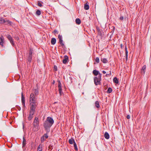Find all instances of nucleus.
<instances>
[{"label": "nucleus", "mask_w": 151, "mask_h": 151, "mask_svg": "<svg viewBox=\"0 0 151 151\" xmlns=\"http://www.w3.org/2000/svg\"><path fill=\"white\" fill-rule=\"evenodd\" d=\"M38 104L37 101L30 102V108L29 111L35 112Z\"/></svg>", "instance_id": "nucleus-1"}, {"label": "nucleus", "mask_w": 151, "mask_h": 151, "mask_svg": "<svg viewBox=\"0 0 151 151\" xmlns=\"http://www.w3.org/2000/svg\"><path fill=\"white\" fill-rule=\"evenodd\" d=\"M52 125L50 124L46 121H45L43 124V126L47 133H48L50 131V128Z\"/></svg>", "instance_id": "nucleus-2"}, {"label": "nucleus", "mask_w": 151, "mask_h": 151, "mask_svg": "<svg viewBox=\"0 0 151 151\" xmlns=\"http://www.w3.org/2000/svg\"><path fill=\"white\" fill-rule=\"evenodd\" d=\"M101 74H99L98 76L95 77L94 78V83L95 85H97L101 84Z\"/></svg>", "instance_id": "nucleus-3"}, {"label": "nucleus", "mask_w": 151, "mask_h": 151, "mask_svg": "<svg viewBox=\"0 0 151 151\" xmlns=\"http://www.w3.org/2000/svg\"><path fill=\"white\" fill-rule=\"evenodd\" d=\"M39 122L38 118L35 117L33 122V126L35 128H38L39 126Z\"/></svg>", "instance_id": "nucleus-4"}, {"label": "nucleus", "mask_w": 151, "mask_h": 151, "mask_svg": "<svg viewBox=\"0 0 151 151\" xmlns=\"http://www.w3.org/2000/svg\"><path fill=\"white\" fill-rule=\"evenodd\" d=\"M57 82L58 83V90L59 92L60 95L61 96L63 94L62 88V85L60 80H58Z\"/></svg>", "instance_id": "nucleus-5"}, {"label": "nucleus", "mask_w": 151, "mask_h": 151, "mask_svg": "<svg viewBox=\"0 0 151 151\" xmlns=\"http://www.w3.org/2000/svg\"><path fill=\"white\" fill-rule=\"evenodd\" d=\"M21 101L23 105V110H24V109L26 107L25 105V97L23 94V92H22L21 94Z\"/></svg>", "instance_id": "nucleus-6"}, {"label": "nucleus", "mask_w": 151, "mask_h": 151, "mask_svg": "<svg viewBox=\"0 0 151 151\" xmlns=\"http://www.w3.org/2000/svg\"><path fill=\"white\" fill-rule=\"evenodd\" d=\"M29 102L37 101V99L35 98V96L34 93H31L30 96Z\"/></svg>", "instance_id": "nucleus-7"}, {"label": "nucleus", "mask_w": 151, "mask_h": 151, "mask_svg": "<svg viewBox=\"0 0 151 151\" xmlns=\"http://www.w3.org/2000/svg\"><path fill=\"white\" fill-rule=\"evenodd\" d=\"M7 37L9 40L10 41L12 45L14 47H15L16 45L14 43L13 38L10 35H9Z\"/></svg>", "instance_id": "nucleus-8"}, {"label": "nucleus", "mask_w": 151, "mask_h": 151, "mask_svg": "<svg viewBox=\"0 0 151 151\" xmlns=\"http://www.w3.org/2000/svg\"><path fill=\"white\" fill-rule=\"evenodd\" d=\"M46 121L48 122L50 124L52 125L53 124L54 122V121L53 119L50 117H48Z\"/></svg>", "instance_id": "nucleus-9"}, {"label": "nucleus", "mask_w": 151, "mask_h": 151, "mask_svg": "<svg viewBox=\"0 0 151 151\" xmlns=\"http://www.w3.org/2000/svg\"><path fill=\"white\" fill-rule=\"evenodd\" d=\"M4 38L3 36H2L0 37V45L2 47H4Z\"/></svg>", "instance_id": "nucleus-10"}, {"label": "nucleus", "mask_w": 151, "mask_h": 151, "mask_svg": "<svg viewBox=\"0 0 151 151\" xmlns=\"http://www.w3.org/2000/svg\"><path fill=\"white\" fill-rule=\"evenodd\" d=\"M35 112L29 111V114L28 116V120L30 121L33 117V115L34 114Z\"/></svg>", "instance_id": "nucleus-11"}, {"label": "nucleus", "mask_w": 151, "mask_h": 151, "mask_svg": "<svg viewBox=\"0 0 151 151\" xmlns=\"http://www.w3.org/2000/svg\"><path fill=\"white\" fill-rule=\"evenodd\" d=\"M68 60V57L66 55L64 56V59L63 60V63L66 64L67 63Z\"/></svg>", "instance_id": "nucleus-12"}, {"label": "nucleus", "mask_w": 151, "mask_h": 151, "mask_svg": "<svg viewBox=\"0 0 151 151\" xmlns=\"http://www.w3.org/2000/svg\"><path fill=\"white\" fill-rule=\"evenodd\" d=\"M4 23H5V24L9 25V26H12V23L11 21H10L9 20H4Z\"/></svg>", "instance_id": "nucleus-13"}, {"label": "nucleus", "mask_w": 151, "mask_h": 151, "mask_svg": "<svg viewBox=\"0 0 151 151\" xmlns=\"http://www.w3.org/2000/svg\"><path fill=\"white\" fill-rule=\"evenodd\" d=\"M146 66L144 65L142 68L141 70V73L142 74H145L146 70Z\"/></svg>", "instance_id": "nucleus-14"}, {"label": "nucleus", "mask_w": 151, "mask_h": 151, "mask_svg": "<svg viewBox=\"0 0 151 151\" xmlns=\"http://www.w3.org/2000/svg\"><path fill=\"white\" fill-rule=\"evenodd\" d=\"M93 75L94 76H96L99 75V74H101L99 72V71L96 70H94L93 71Z\"/></svg>", "instance_id": "nucleus-15"}, {"label": "nucleus", "mask_w": 151, "mask_h": 151, "mask_svg": "<svg viewBox=\"0 0 151 151\" xmlns=\"http://www.w3.org/2000/svg\"><path fill=\"white\" fill-rule=\"evenodd\" d=\"M32 59V55H29L27 57V60L30 63L31 62Z\"/></svg>", "instance_id": "nucleus-16"}, {"label": "nucleus", "mask_w": 151, "mask_h": 151, "mask_svg": "<svg viewBox=\"0 0 151 151\" xmlns=\"http://www.w3.org/2000/svg\"><path fill=\"white\" fill-rule=\"evenodd\" d=\"M26 144V140L25 139L24 137H23V142H22V148L25 146Z\"/></svg>", "instance_id": "nucleus-17"}, {"label": "nucleus", "mask_w": 151, "mask_h": 151, "mask_svg": "<svg viewBox=\"0 0 151 151\" xmlns=\"http://www.w3.org/2000/svg\"><path fill=\"white\" fill-rule=\"evenodd\" d=\"M34 50L33 49L31 48H29L28 51V54L29 55H32L33 54H34Z\"/></svg>", "instance_id": "nucleus-18"}, {"label": "nucleus", "mask_w": 151, "mask_h": 151, "mask_svg": "<svg viewBox=\"0 0 151 151\" xmlns=\"http://www.w3.org/2000/svg\"><path fill=\"white\" fill-rule=\"evenodd\" d=\"M59 42L60 45L62 46V48H64L65 47V46L64 45V44L63 43V40H59Z\"/></svg>", "instance_id": "nucleus-19"}, {"label": "nucleus", "mask_w": 151, "mask_h": 151, "mask_svg": "<svg viewBox=\"0 0 151 151\" xmlns=\"http://www.w3.org/2000/svg\"><path fill=\"white\" fill-rule=\"evenodd\" d=\"M104 136L105 138L106 139H108L109 138V135L107 132H105L104 134Z\"/></svg>", "instance_id": "nucleus-20"}, {"label": "nucleus", "mask_w": 151, "mask_h": 151, "mask_svg": "<svg viewBox=\"0 0 151 151\" xmlns=\"http://www.w3.org/2000/svg\"><path fill=\"white\" fill-rule=\"evenodd\" d=\"M75 22L76 24L78 25H79L81 23V20L80 19L78 18L76 19Z\"/></svg>", "instance_id": "nucleus-21"}, {"label": "nucleus", "mask_w": 151, "mask_h": 151, "mask_svg": "<svg viewBox=\"0 0 151 151\" xmlns=\"http://www.w3.org/2000/svg\"><path fill=\"white\" fill-rule=\"evenodd\" d=\"M56 42V40L55 38H52L51 39V43L52 45H54L55 44Z\"/></svg>", "instance_id": "nucleus-22"}, {"label": "nucleus", "mask_w": 151, "mask_h": 151, "mask_svg": "<svg viewBox=\"0 0 151 151\" xmlns=\"http://www.w3.org/2000/svg\"><path fill=\"white\" fill-rule=\"evenodd\" d=\"M113 81L116 84H118L119 83V80L116 77L114 78Z\"/></svg>", "instance_id": "nucleus-23"}, {"label": "nucleus", "mask_w": 151, "mask_h": 151, "mask_svg": "<svg viewBox=\"0 0 151 151\" xmlns=\"http://www.w3.org/2000/svg\"><path fill=\"white\" fill-rule=\"evenodd\" d=\"M96 29L98 33V35L100 36H102V33L100 28L97 27H96Z\"/></svg>", "instance_id": "nucleus-24"}, {"label": "nucleus", "mask_w": 151, "mask_h": 151, "mask_svg": "<svg viewBox=\"0 0 151 151\" xmlns=\"http://www.w3.org/2000/svg\"><path fill=\"white\" fill-rule=\"evenodd\" d=\"M69 143L70 144H72L74 142H75L74 139L73 138H71L69 139L68 141Z\"/></svg>", "instance_id": "nucleus-25"}, {"label": "nucleus", "mask_w": 151, "mask_h": 151, "mask_svg": "<svg viewBox=\"0 0 151 151\" xmlns=\"http://www.w3.org/2000/svg\"><path fill=\"white\" fill-rule=\"evenodd\" d=\"M84 9L86 10H87L89 9V6L87 4V3L86 4H85L84 6Z\"/></svg>", "instance_id": "nucleus-26"}, {"label": "nucleus", "mask_w": 151, "mask_h": 151, "mask_svg": "<svg viewBox=\"0 0 151 151\" xmlns=\"http://www.w3.org/2000/svg\"><path fill=\"white\" fill-rule=\"evenodd\" d=\"M95 106L97 108H99L100 107L99 102L98 101H96L95 103Z\"/></svg>", "instance_id": "nucleus-27"}, {"label": "nucleus", "mask_w": 151, "mask_h": 151, "mask_svg": "<svg viewBox=\"0 0 151 151\" xmlns=\"http://www.w3.org/2000/svg\"><path fill=\"white\" fill-rule=\"evenodd\" d=\"M101 61L104 63H106L108 62L107 60L105 58H101Z\"/></svg>", "instance_id": "nucleus-28"}, {"label": "nucleus", "mask_w": 151, "mask_h": 151, "mask_svg": "<svg viewBox=\"0 0 151 151\" xmlns=\"http://www.w3.org/2000/svg\"><path fill=\"white\" fill-rule=\"evenodd\" d=\"M42 146L39 145L37 148V151H42Z\"/></svg>", "instance_id": "nucleus-29"}, {"label": "nucleus", "mask_w": 151, "mask_h": 151, "mask_svg": "<svg viewBox=\"0 0 151 151\" xmlns=\"http://www.w3.org/2000/svg\"><path fill=\"white\" fill-rule=\"evenodd\" d=\"M41 14V11L39 10H37L36 12V14L37 15L39 16Z\"/></svg>", "instance_id": "nucleus-30"}, {"label": "nucleus", "mask_w": 151, "mask_h": 151, "mask_svg": "<svg viewBox=\"0 0 151 151\" xmlns=\"http://www.w3.org/2000/svg\"><path fill=\"white\" fill-rule=\"evenodd\" d=\"M112 89L111 88L109 87L107 91V92L108 93H110L112 92Z\"/></svg>", "instance_id": "nucleus-31"}, {"label": "nucleus", "mask_w": 151, "mask_h": 151, "mask_svg": "<svg viewBox=\"0 0 151 151\" xmlns=\"http://www.w3.org/2000/svg\"><path fill=\"white\" fill-rule=\"evenodd\" d=\"M74 149L76 151H78V149L77 147V145L75 142H74Z\"/></svg>", "instance_id": "nucleus-32"}, {"label": "nucleus", "mask_w": 151, "mask_h": 151, "mask_svg": "<svg viewBox=\"0 0 151 151\" xmlns=\"http://www.w3.org/2000/svg\"><path fill=\"white\" fill-rule=\"evenodd\" d=\"M125 55H128V52L127 51V47L126 45L125 44Z\"/></svg>", "instance_id": "nucleus-33"}, {"label": "nucleus", "mask_w": 151, "mask_h": 151, "mask_svg": "<svg viewBox=\"0 0 151 151\" xmlns=\"http://www.w3.org/2000/svg\"><path fill=\"white\" fill-rule=\"evenodd\" d=\"M35 92L34 93H35V95L36 96L38 94L39 92L37 89H35L34 90Z\"/></svg>", "instance_id": "nucleus-34"}, {"label": "nucleus", "mask_w": 151, "mask_h": 151, "mask_svg": "<svg viewBox=\"0 0 151 151\" xmlns=\"http://www.w3.org/2000/svg\"><path fill=\"white\" fill-rule=\"evenodd\" d=\"M4 19L0 18V23L3 24L4 23Z\"/></svg>", "instance_id": "nucleus-35"}, {"label": "nucleus", "mask_w": 151, "mask_h": 151, "mask_svg": "<svg viewBox=\"0 0 151 151\" xmlns=\"http://www.w3.org/2000/svg\"><path fill=\"white\" fill-rule=\"evenodd\" d=\"M45 139V137H44V136H43L41 138V142H43Z\"/></svg>", "instance_id": "nucleus-36"}, {"label": "nucleus", "mask_w": 151, "mask_h": 151, "mask_svg": "<svg viewBox=\"0 0 151 151\" xmlns=\"http://www.w3.org/2000/svg\"><path fill=\"white\" fill-rule=\"evenodd\" d=\"M109 74H106V75H105V76L106 77H109L111 75V71H110L109 72Z\"/></svg>", "instance_id": "nucleus-37"}, {"label": "nucleus", "mask_w": 151, "mask_h": 151, "mask_svg": "<svg viewBox=\"0 0 151 151\" xmlns=\"http://www.w3.org/2000/svg\"><path fill=\"white\" fill-rule=\"evenodd\" d=\"M95 61L97 63H99V60L98 57H96V58Z\"/></svg>", "instance_id": "nucleus-38"}, {"label": "nucleus", "mask_w": 151, "mask_h": 151, "mask_svg": "<svg viewBox=\"0 0 151 151\" xmlns=\"http://www.w3.org/2000/svg\"><path fill=\"white\" fill-rule=\"evenodd\" d=\"M43 136H44V137H45V139L48 137V136L47 135V133L44 134Z\"/></svg>", "instance_id": "nucleus-39"}, {"label": "nucleus", "mask_w": 151, "mask_h": 151, "mask_svg": "<svg viewBox=\"0 0 151 151\" xmlns=\"http://www.w3.org/2000/svg\"><path fill=\"white\" fill-rule=\"evenodd\" d=\"M16 107L19 111H20L21 110V107L19 106L18 105H16Z\"/></svg>", "instance_id": "nucleus-40"}, {"label": "nucleus", "mask_w": 151, "mask_h": 151, "mask_svg": "<svg viewBox=\"0 0 151 151\" xmlns=\"http://www.w3.org/2000/svg\"><path fill=\"white\" fill-rule=\"evenodd\" d=\"M58 38L59 39V40L62 39V35H58Z\"/></svg>", "instance_id": "nucleus-41"}, {"label": "nucleus", "mask_w": 151, "mask_h": 151, "mask_svg": "<svg viewBox=\"0 0 151 151\" xmlns=\"http://www.w3.org/2000/svg\"><path fill=\"white\" fill-rule=\"evenodd\" d=\"M37 5H38L40 6V7H41L42 5V4H41L39 1H38V3H37Z\"/></svg>", "instance_id": "nucleus-42"}, {"label": "nucleus", "mask_w": 151, "mask_h": 151, "mask_svg": "<svg viewBox=\"0 0 151 151\" xmlns=\"http://www.w3.org/2000/svg\"><path fill=\"white\" fill-rule=\"evenodd\" d=\"M54 69L55 71H57V66L56 65L54 66Z\"/></svg>", "instance_id": "nucleus-43"}, {"label": "nucleus", "mask_w": 151, "mask_h": 151, "mask_svg": "<svg viewBox=\"0 0 151 151\" xmlns=\"http://www.w3.org/2000/svg\"><path fill=\"white\" fill-rule=\"evenodd\" d=\"M14 37L17 40H19V37L17 36H15Z\"/></svg>", "instance_id": "nucleus-44"}, {"label": "nucleus", "mask_w": 151, "mask_h": 151, "mask_svg": "<svg viewBox=\"0 0 151 151\" xmlns=\"http://www.w3.org/2000/svg\"><path fill=\"white\" fill-rule=\"evenodd\" d=\"M53 32L54 34L57 33L58 34V31L56 30H55Z\"/></svg>", "instance_id": "nucleus-45"}, {"label": "nucleus", "mask_w": 151, "mask_h": 151, "mask_svg": "<svg viewBox=\"0 0 151 151\" xmlns=\"http://www.w3.org/2000/svg\"><path fill=\"white\" fill-rule=\"evenodd\" d=\"M113 27V29H112L111 32H114V31L115 29V28L114 27Z\"/></svg>", "instance_id": "nucleus-46"}, {"label": "nucleus", "mask_w": 151, "mask_h": 151, "mask_svg": "<svg viewBox=\"0 0 151 151\" xmlns=\"http://www.w3.org/2000/svg\"><path fill=\"white\" fill-rule=\"evenodd\" d=\"M126 117L127 119H129L130 118V116L129 115H127Z\"/></svg>", "instance_id": "nucleus-47"}, {"label": "nucleus", "mask_w": 151, "mask_h": 151, "mask_svg": "<svg viewBox=\"0 0 151 151\" xmlns=\"http://www.w3.org/2000/svg\"><path fill=\"white\" fill-rule=\"evenodd\" d=\"M123 16H121L119 18V19L121 20H123Z\"/></svg>", "instance_id": "nucleus-48"}, {"label": "nucleus", "mask_w": 151, "mask_h": 151, "mask_svg": "<svg viewBox=\"0 0 151 151\" xmlns=\"http://www.w3.org/2000/svg\"><path fill=\"white\" fill-rule=\"evenodd\" d=\"M120 47H121V48H122V49H123V45L122 44H121L120 45Z\"/></svg>", "instance_id": "nucleus-49"}, {"label": "nucleus", "mask_w": 151, "mask_h": 151, "mask_svg": "<svg viewBox=\"0 0 151 151\" xmlns=\"http://www.w3.org/2000/svg\"><path fill=\"white\" fill-rule=\"evenodd\" d=\"M125 56H126V60L127 61L128 60V55H125Z\"/></svg>", "instance_id": "nucleus-50"}, {"label": "nucleus", "mask_w": 151, "mask_h": 151, "mask_svg": "<svg viewBox=\"0 0 151 151\" xmlns=\"http://www.w3.org/2000/svg\"><path fill=\"white\" fill-rule=\"evenodd\" d=\"M102 73H103V74H105L106 73V72L104 70H103L102 71Z\"/></svg>", "instance_id": "nucleus-51"}, {"label": "nucleus", "mask_w": 151, "mask_h": 151, "mask_svg": "<svg viewBox=\"0 0 151 151\" xmlns=\"http://www.w3.org/2000/svg\"><path fill=\"white\" fill-rule=\"evenodd\" d=\"M55 81L53 80V82H52V84H55Z\"/></svg>", "instance_id": "nucleus-52"}, {"label": "nucleus", "mask_w": 151, "mask_h": 151, "mask_svg": "<svg viewBox=\"0 0 151 151\" xmlns=\"http://www.w3.org/2000/svg\"><path fill=\"white\" fill-rule=\"evenodd\" d=\"M52 147V146H51V145H49V148H51V147Z\"/></svg>", "instance_id": "nucleus-53"}, {"label": "nucleus", "mask_w": 151, "mask_h": 151, "mask_svg": "<svg viewBox=\"0 0 151 151\" xmlns=\"http://www.w3.org/2000/svg\"><path fill=\"white\" fill-rule=\"evenodd\" d=\"M57 103V102H55L54 103V104H55V103Z\"/></svg>", "instance_id": "nucleus-54"}]
</instances>
